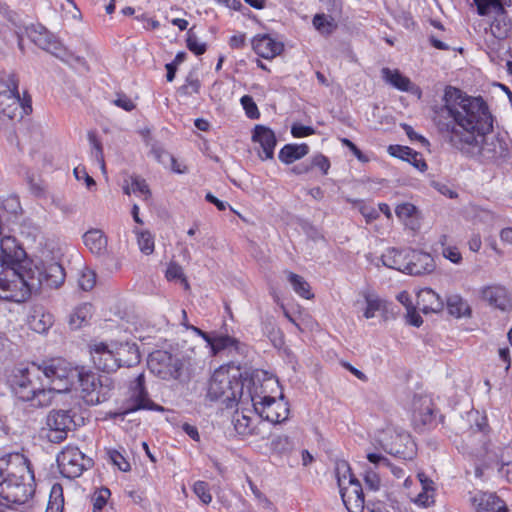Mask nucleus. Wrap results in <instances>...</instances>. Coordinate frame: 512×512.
<instances>
[{
	"instance_id": "obj_1",
	"label": "nucleus",
	"mask_w": 512,
	"mask_h": 512,
	"mask_svg": "<svg viewBox=\"0 0 512 512\" xmlns=\"http://www.w3.org/2000/svg\"><path fill=\"white\" fill-rule=\"evenodd\" d=\"M442 101V106L434 108L433 121L446 141L476 119L482 129L489 126L485 114L489 109L481 97H464L460 89L446 86Z\"/></svg>"
},
{
	"instance_id": "obj_2",
	"label": "nucleus",
	"mask_w": 512,
	"mask_h": 512,
	"mask_svg": "<svg viewBox=\"0 0 512 512\" xmlns=\"http://www.w3.org/2000/svg\"><path fill=\"white\" fill-rule=\"evenodd\" d=\"M485 114L488 117L487 128L482 129L476 119L460 132H455L447 142L467 157L482 163H496L508 155V147L505 141L488 135L493 129V117L489 110Z\"/></svg>"
},
{
	"instance_id": "obj_3",
	"label": "nucleus",
	"mask_w": 512,
	"mask_h": 512,
	"mask_svg": "<svg viewBox=\"0 0 512 512\" xmlns=\"http://www.w3.org/2000/svg\"><path fill=\"white\" fill-rule=\"evenodd\" d=\"M34 475L22 454L10 453L0 458V497L9 503L23 504L34 493Z\"/></svg>"
},
{
	"instance_id": "obj_4",
	"label": "nucleus",
	"mask_w": 512,
	"mask_h": 512,
	"mask_svg": "<svg viewBox=\"0 0 512 512\" xmlns=\"http://www.w3.org/2000/svg\"><path fill=\"white\" fill-rule=\"evenodd\" d=\"M41 267H6L0 272V299L23 302L44 286Z\"/></svg>"
},
{
	"instance_id": "obj_5",
	"label": "nucleus",
	"mask_w": 512,
	"mask_h": 512,
	"mask_svg": "<svg viewBox=\"0 0 512 512\" xmlns=\"http://www.w3.org/2000/svg\"><path fill=\"white\" fill-rule=\"evenodd\" d=\"M7 383L19 400L31 401L34 407H45L52 402L51 390L43 382L41 365L14 368Z\"/></svg>"
},
{
	"instance_id": "obj_6",
	"label": "nucleus",
	"mask_w": 512,
	"mask_h": 512,
	"mask_svg": "<svg viewBox=\"0 0 512 512\" xmlns=\"http://www.w3.org/2000/svg\"><path fill=\"white\" fill-rule=\"evenodd\" d=\"M90 355L95 367L107 373L114 372L124 365L130 367L140 361L136 345H126L114 352L106 343H94L90 345Z\"/></svg>"
},
{
	"instance_id": "obj_7",
	"label": "nucleus",
	"mask_w": 512,
	"mask_h": 512,
	"mask_svg": "<svg viewBox=\"0 0 512 512\" xmlns=\"http://www.w3.org/2000/svg\"><path fill=\"white\" fill-rule=\"evenodd\" d=\"M43 382L46 389L62 393L69 391L74 385L78 368H74L63 359H52L41 366Z\"/></svg>"
},
{
	"instance_id": "obj_8",
	"label": "nucleus",
	"mask_w": 512,
	"mask_h": 512,
	"mask_svg": "<svg viewBox=\"0 0 512 512\" xmlns=\"http://www.w3.org/2000/svg\"><path fill=\"white\" fill-rule=\"evenodd\" d=\"M27 108L31 109V106L21 104L15 75H0V124L13 120L18 115L22 117V112L27 113Z\"/></svg>"
},
{
	"instance_id": "obj_9",
	"label": "nucleus",
	"mask_w": 512,
	"mask_h": 512,
	"mask_svg": "<svg viewBox=\"0 0 512 512\" xmlns=\"http://www.w3.org/2000/svg\"><path fill=\"white\" fill-rule=\"evenodd\" d=\"M76 380L81 388V396L88 405H96L109 398L112 387L107 376H100L82 368L78 370Z\"/></svg>"
},
{
	"instance_id": "obj_10",
	"label": "nucleus",
	"mask_w": 512,
	"mask_h": 512,
	"mask_svg": "<svg viewBox=\"0 0 512 512\" xmlns=\"http://www.w3.org/2000/svg\"><path fill=\"white\" fill-rule=\"evenodd\" d=\"M242 390L243 384L239 380L232 379L226 371L220 370L215 371L210 379L208 396L212 400L221 399L227 406H232V403L241 398Z\"/></svg>"
},
{
	"instance_id": "obj_11",
	"label": "nucleus",
	"mask_w": 512,
	"mask_h": 512,
	"mask_svg": "<svg viewBox=\"0 0 512 512\" xmlns=\"http://www.w3.org/2000/svg\"><path fill=\"white\" fill-rule=\"evenodd\" d=\"M147 363L150 371L163 380L180 378L183 369L182 360L164 350L150 353Z\"/></svg>"
},
{
	"instance_id": "obj_12",
	"label": "nucleus",
	"mask_w": 512,
	"mask_h": 512,
	"mask_svg": "<svg viewBox=\"0 0 512 512\" xmlns=\"http://www.w3.org/2000/svg\"><path fill=\"white\" fill-rule=\"evenodd\" d=\"M254 410L259 416L271 423H281L288 419L289 407L284 401V396L279 399L271 396H253L251 395Z\"/></svg>"
},
{
	"instance_id": "obj_13",
	"label": "nucleus",
	"mask_w": 512,
	"mask_h": 512,
	"mask_svg": "<svg viewBox=\"0 0 512 512\" xmlns=\"http://www.w3.org/2000/svg\"><path fill=\"white\" fill-rule=\"evenodd\" d=\"M76 426L71 412L68 410H52L46 417L45 437L52 443H60Z\"/></svg>"
},
{
	"instance_id": "obj_14",
	"label": "nucleus",
	"mask_w": 512,
	"mask_h": 512,
	"mask_svg": "<svg viewBox=\"0 0 512 512\" xmlns=\"http://www.w3.org/2000/svg\"><path fill=\"white\" fill-rule=\"evenodd\" d=\"M84 454L77 447H66L57 456L61 473L67 478L79 477L85 469Z\"/></svg>"
},
{
	"instance_id": "obj_15",
	"label": "nucleus",
	"mask_w": 512,
	"mask_h": 512,
	"mask_svg": "<svg viewBox=\"0 0 512 512\" xmlns=\"http://www.w3.org/2000/svg\"><path fill=\"white\" fill-rule=\"evenodd\" d=\"M29 39L39 48L53 54L58 58L67 55L66 49L61 42L51 34L44 26H31L27 29Z\"/></svg>"
},
{
	"instance_id": "obj_16",
	"label": "nucleus",
	"mask_w": 512,
	"mask_h": 512,
	"mask_svg": "<svg viewBox=\"0 0 512 512\" xmlns=\"http://www.w3.org/2000/svg\"><path fill=\"white\" fill-rule=\"evenodd\" d=\"M480 297L491 307L502 312L512 310V300L507 289L502 285H488L480 289Z\"/></svg>"
},
{
	"instance_id": "obj_17",
	"label": "nucleus",
	"mask_w": 512,
	"mask_h": 512,
	"mask_svg": "<svg viewBox=\"0 0 512 512\" xmlns=\"http://www.w3.org/2000/svg\"><path fill=\"white\" fill-rule=\"evenodd\" d=\"M434 269L435 262L430 254L416 250H408L407 269L405 273L419 276L431 273Z\"/></svg>"
},
{
	"instance_id": "obj_18",
	"label": "nucleus",
	"mask_w": 512,
	"mask_h": 512,
	"mask_svg": "<svg viewBox=\"0 0 512 512\" xmlns=\"http://www.w3.org/2000/svg\"><path fill=\"white\" fill-rule=\"evenodd\" d=\"M208 345L210 346L213 355H218L221 352H227L229 355L243 354L245 350V345L238 339L216 332L212 333V337Z\"/></svg>"
},
{
	"instance_id": "obj_19",
	"label": "nucleus",
	"mask_w": 512,
	"mask_h": 512,
	"mask_svg": "<svg viewBox=\"0 0 512 512\" xmlns=\"http://www.w3.org/2000/svg\"><path fill=\"white\" fill-rule=\"evenodd\" d=\"M23 255L24 250L17 245L15 238L5 236L0 239V265L3 269L17 267Z\"/></svg>"
},
{
	"instance_id": "obj_20",
	"label": "nucleus",
	"mask_w": 512,
	"mask_h": 512,
	"mask_svg": "<svg viewBox=\"0 0 512 512\" xmlns=\"http://www.w3.org/2000/svg\"><path fill=\"white\" fill-rule=\"evenodd\" d=\"M131 402L132 404L121 413L122 415H126L140 409H163L162 407L155 405L153 401L148 398L147 392L145 391L144 387L143 374H139L136 378L135 391L131 396Z\"/></svg>"
},
{
	"instance_id": "obj_21",
	"label": "nucleus",
	"mask_w": 512,
	"mask_h": 512,
	"mask_svg": "<svg viewBox=\"0 0 512 512\" xmlns=\"http://www.w3.org/2000/svg\"><path fill=\"white\" fill-rule=\"evenodd\" d=\"M385 450L402 459H412L415 455V443L407 433H397L394 441L385 446Z\"/></svg>"
},
{
	"instance_id": "obj_22",
	"label": "nucleus",
	"mask_w": 512,
	"mask_h": 512,
	"mask_svg": "<svg viewBox=\"0 0 512 512\" xmlns=\"http://www.w3.org/2000/svg\"><path fill=\"white\" fill-rule=\"evenodd\" d=\"M253 141L258 142L262 148V152H258L261 159H272L274 155V148L276 145V137L274 132L264 126L257 125L254 129L252 136Z\"/></svg>"
},
{
	"instance_id": "obj_23",
	"label": "nucleus",
	"mask_w": 512,
	"mask_h": 512,
	"mask_svg": "<svg viewBox=\"0 0 512 512\" xmlns=\"http://www.w3.org/2000/svg\"><path fill=\"white\" fill-rule=\"evenodd\" d=\"M252 47L256 54L265 59H272L283 51V44L275 41L269 35L255 37Z\"/></svg>"
},
{
	"instance_id": "obj_24",
	"label": "nucleus",
	"mask_w": 512,
	"mask_h": 512,
	"mask_svg": "<svg viewBox=\"0 0 512 512\" xmlns=\"http://www.w3.org/2000/svg\"><path fill=\"white\" fill-rule=\"evenodd\" d=\"M335 475L337 478V484L339 487V492L343 501L344 506L348 510V512H352L349 507V503L346 499V492L349 487L352 485V468L350 464L346 460H338L335 464Z\"/></svg>"
},
{
	"instance_id": "obj_25",
	"label": "nucleus",
	"mask_w": 512,
	"mask_h": 512,
	"mask_svg": "<svg viewBox=\"0 0 512 512\" xmlns=\"http://www.w3.org/2000/svg\"><path fill=\"white\" fill-rule=\"evenodd\" d=\"M477 512H508L506 503L495 493L482 492L473 498Z\"/></svg>"
},
{
	"instance_id": "obj_26",
	"label": "nucleus",
	"mask_w": 512,
	"mask_h": 512,
	"mask_svg": "<svg viewBox=\"0 0 512 512\" xmlns=\"http://www.w3.org/2000/svg\"><path fill=\"white\" fill-rule=\"evenodd\" d=\"M359 295L363 300L359 299L357 305L364 318H374L377 312L385 309L384 302L373 291L365 290L360 292Z\"/></svg>"
},
{
	"instance_id": "obj_27",
	"label": "nucleus",
	"mask_w": 512,
	"mask_h": 512,
	"mask_svg": "<svg viewBox=\"0 0 512 512\" xmlns=\"http://www.w3.org/2000/svg\"><path fill=\"white\" fill-rule=\"evenodd\" d=\"M434 417L432 400L429 397H417L413 402V421L416 425L430 424Z\"/></svg>"
},
{
	"instance_id": "obj_28",
	"label": "nucleus",
	"mask_w": 512,
	"mask_h": 512,
	"mask_svg": "<svg viewBox=\"0 0 512 512\" xmlns=\"http://www.w3.org/2000/svg\"><path fill=\"white\" fill-rule=\"evenodd\" d=\"M417 306L423 313L427 314L441 311L444 302L431 288H424L417 294Z\"/></svg>"
},
{
	"instance_id": "obj_29",
	"label": "nucleus",
	"mask_w": 512,
	"mask_h": 512,
	"mask_svg": "<svg viewBox=\"0 0 512 512\" xmlns=\"http://www.w3.org/2000/svg\"><path fill=\"white\" fill-rule=\"evenodd\" d=\"M43 274L44 287L58 288L65 280V271L61 264L51 262L40 265Z\"/></svg>"
},
{
	"instance_id": "obj_30",
	"label": "nucleus",
	"mask_w": 512,
	"mask_h": 512,
	"mask_svg": "<svg viewBox=\"0 0 512 512\" xmlns=\"http://www.w3.org/2000/svg\"><path fill=\"white\" fill-rule=\"evenodd\" d=\"M408 260V250H397L389 248L381 256V261L384 266L395 269L401 272H406Z\"/></svg>"
},
{
	"instance_id": "obj_31",
	"label": "nucleus",
	"mask_w": 512,
	"mask_h": 512,
	"mask_svg": "<svg viewBox=\"0 0 512 512\" xmlns=\"http://www.w3.org/2000/svg\"><path fill=\"white\" fill-rule=\"evenodd\" d=\"M85 246L95 255H103L107 250V237L100 229H90L83 235Z\"/></svg>"
},
{
	"instance_id": "obj_32",
	"label": "nucleus",
	"mask_w": 512,
	"mask_h": 512,
	"mask_svg": "<svg viewBox=\"0 0 512 512\" xmlns=\"http://www.w3.org/2000/svg\"><path fill=\"white\" fill-rule=\"evenodd\" d=\"M492 35L497 39H505L512 34V19L507 15L505 8L503 11L494 14V19L490 25Z\"/></svg>"
},
{
	"instance_id": "obj_33",
	"label": "nucleus",
	"mask_w": 512,
	"mask_h": 512,
	"mask_svg": "<svg viewBox=\"0 0 512 512\" xmlns=\"http://www.w3.org/2000/svg\"><path fill=\"white\" fill-rule=\"evenodd\" d=\"M381 75L383 80L394 88L401 91H412L414 84L411 80L404 76L398 69L382 68Z\"/></svg>"
},
{
	"instance_id": "obj_34",
	"label": "nucleus",
	"mask_w": 512,
	"mask_h": 512,
	"mask_svg": "<svg viewBox=\"0 0 512 512\" xmlns=\"http://www.w3.org/2000/svg\"><path fill=\"white\" fill-rule=\"evenodd\" d=\"M308 152L309 147L306 144H287L280 150L279 159L286 164H291L307 155Z\"/></svg>"
},
{
	"instance_id": "obj_35",
	"label": "nucleus",
	"mask_w": 512,
	"mask_h": 512,
	"mask_svg": "<svg viewBox=\"0 0 512 512\" xmlns=\"http://www.w3.org/2000/svg\"><path fill=\"white\" fill-rule=\"evenodd\" d=\"M92 315V305L84 303L76 307L69 315L68 324L72 330L81 328L88 322Z\"/></svg>"
},
{
	"instance_id": "obj_36",
	"label": "nucleus",
	"mask_w": 512,
	"mask_h": 512,
	"mask_svg": "<svg viewBox=\"0 0 512 512\" xmlns=\"http://www.w3.org/2000/svg\"><path fill=\"white\" fill-rule=\"evenodd\" d=\"M447 309L457 318L469 316L471 313L469 304L460 295H451L447 298Z\"/></svg>"
},
{
	"instance_id": "obj_37",
	"label": "nucleus",
	"mask_w": 512,
	"mask_h": 512,
	"mask_svg": "<svg viewBox=\"0 0 512 512\" xmlns=\"http://www.w3.org/2000/svg\"><path fill=\"white\" fill-rule=\"evenodd\" d=\"M480 16H489L503 11L505 0H473Z\"/></svg>"
},
{
	"instance_id": "obj_38",
	"label": "nucleus",
	"mask_w": 512,
	"mask_h": 512,
	"mask_svg": "<svg viewBox=\"0 0 512 512\" xmlns=\"http://www.w3.org/2000/svg\"><path fill=\"white\" fill-rule=\"evenodd\" d=\"M232 423L234 425L235 431L241 436H249L254 432V427L252 426V419L245 415L243 412L236 411L233 414Z\"/></svg>"
},
{
	"instance_id": "obj_39",
	"label": "nucleus",
	"mask_w": 512,
	"mask_h": 512,
	"mask_svg": "<svg viewBox=\"0 0 512 512\" xmlns=\"http://www.w3.org/2000/svg\"><path fill=\"white\" fill-rule=\"evenodd\" d=\"M288 281L293 287V290L301 297L305 299L313 298V294L310 290V285L308 282L300 275H297L293 272L287 273Z\"/></svg>"
},
{
	"instance_id": "obj_40",
	"label": "nucleus",
	"mask_w": 512,
	"mask_h": 512,
	"mask_svg": "<svg viewBox=\"0 0 512 512\" xmlns=\"http://www.w3.org/2000/svg\"><path fill=\"white\" fill-rule=\"evenodd\" d=\"M63 506L64 499L62 487L60 484H54L51 488L46 512H62Z\"/></svg>"
},
{
	"instance_id": "obj_41",
	"label": "nucleus",
	"mask_w": 512,
	"mask_h": 512,
	"mask_svg": "<svg viewBox=\"0 0 512 512\" xmlns=\"http://www.w3.org/2000/svg\"><path fill=\"white\" fill-rule=\"evenodd\" d=\"M137 243L142 253L150 255L154 251V238L149 231H139L135 229Z\"/></svg>"
},
{
	"instance_id": "obj_42",
	"label": "nucleus",
	"mask_w": 512,
	"mask_h": 512,
	"mask_svg": "<svg viewBox=\"0 0 512 512\" xmlns=\"http://www.w3.org/2000/svg\"><path fill=\"white\" fill-rule=\"evenodd\" d=\"M313 25L321 34H330L335 28L332 19L324 14H317L313 18Z\"/></svg>"
},
{
	"instance_id": "obj_43",
	"label": "nucleus",
	"mask_w": 512,
	"mask_h": 512,
	"mask_svg": "<svg viewBox=\"0 0 512 512\" xmlns=\"http://www.w3.org/2000/svg\"><path fill=\"white\" fill-rule=\"evenodd\" d=\"M110 495L111 493L108 488L103 487L97 490L91 498L93 512H102V509L106 505L107 499L110 497Z\"/></svg>"
},
{
	"instance_id": "obj_44",
	"label": "nucleus",
	"mask_w": 512,
	"mask_h": 512,
	"mask_svg": "<svg viewBox=\"0 0 512 512\" xmlns=\"http://www.w3.org/2000/svg\"><path fill=\"white\" fill-rule=\"evenodd\" d=\"M187 48L196 55H202L206 52V43L199 42L196 34L190 29L186 39Z\"/></svg>"
},
{
	"instance_id": "obj_45",
	"label": "nucleus",
	"mask_w": 512,
	"mask_h": 512,
	"mask_svg": "<svg viewBox=\"0 0 512 512\" xmlns=\"http://www.w3.org/2000/svg\"><path fill=\"white\" fill-rule=\"evenodd\" d=\"M240 103L245 110L246 115L250 119H258L260 117L259 110L253 98L249 95H244L240 99Z\"/></svg>"
},
{
	"instance_id": "obj_46",
	"label": "nucleus",
	"mask_w": 512,
	"mask_h": 512,
	"mask_svg": "<svg viewBox=\"0 0 512 512\" xmlns=\"http://www.w3.org/2000/svg\"><path fill=\"white\" fill-rule=\"evenodd\" d=\"M271 448L277 453H286L293 448V443L288 436L281 435L272 440Z\"/></svg>"
},
{
	"instance_id": "obj_47",
	"label": "nucleus",
	"mask_w": 512,
	"mask_h": 512,
	"mask_svg": "<svg viewBox=\"0 0 512 512\" xmlns=\"http://www.w3.org/2000/svg\"><path fill=\"white\" fill-rule=\"evenodd\" d=\"M414 150L407 146L401 145H390L388 147V153L396 158L411 161L410 157L412 156Z\"/></svg>"
},
{
	"instance_id": "obj_48",
	"label": "nucleus",
	"mask_w": 512,
	"mask_h": 512,
	"mask_svg": "<svg viewBox=\"0 0 512 512\" xmlns=\"http://www.w3.org/2000/svg\"><path fill=\"white\" fill-rule=\"evenodd\" d=\"M166 278L168 280H176L180 279L185 284V287L188 288L189 284L184 276L183 268L175 263L171 262L166 270Z\"/></svg>"
},
{
	"instance_id": "obj_49",
	"label": "nucleus",
	"mask_w": 512,
	"mask_h": 512,
	"mask_svg": "<svg viewBox=\"0 0 512 512\" xmlns=\"http://www.w3.org/2000/svg\"><path fill=\"white\" fill-rule=\"evenodd\" d=\"M79 287L84 291H90L96 283V275L92 270H84L78 280Z\"/></svg>"
},
{
	"instance_id": "obj_50",
	"label": "nucleus",
	"mask_w": 512,
	"mask_h": 512,
	"mask_svg": "<svg viewBox=\"0 0 512 512\" xmlns=\"http://www.w3.org/2000/svg\"><path fill=\"white\" fill-rule=\"evenodd\" d=\"M193 491L204 504H209L212 501L207 482L197 481L193 486Z\"/></svg>"
},
{
	"instance_id": "obj_51",
	"label": "nucleus",
	"mask_w": 512,
	"mask_h": 512,
	"mask_svg": "<svg viewBox=\"0 0 512 512\" xmlns=\"http://www.w3.org/2000/svg\"><path fill=\"white\" fill-rule=\"evenodd\" d=\"M151 154L160 163L164 164L168 160L171 163L176 164V159L157 143L152 144Z\"/></svg>"
},
{
	"instance_id": "obj_52",
	"label": "nucleus",
	"mask_w": 512,
	"mask_h": 512,
	"mask_svg": "<svg viewBox=\"0 0 512 512\" xmlns=\"http://www.w3.org/2000/svg\"><path fill=\"white\" fill-rule=\"evenodd\" d=\"M89 141L92 145V154L95 156L96 160L101 164V167L104 169V158H103V149L100 141L97 139L96 135L92 132L88 134Z\"/></svg>"
},
{
	"instance_id": "obj_53",
	"label": "nucleus",
	"mask_w": 512,
	"mask_h": 512,
	"mask_svg": "<svg viewBox=\"0 0 512 512\" xmlns=\"http://www.w3.org/2000/svg\"><path fill=\"white\" fill-rule=\"evenodd\" d=\"M365 486L370 491H378L380 488V478L378 474L372 470L367 469L364 475Z\"/></svg>"
},
{
	"instance_id": "obj_54",
	"label": "nucleus",
	"mask_w": 512,
	"mask_h": 512,
	"mask_svg": "<svg viewBox=\"0 0 512 512\" xmlns=\"http://www.w3.org/2000/svg\"><path fill=\"white\" fill-rule=\"evenodd\" d=\"M108 454L113 464L116 465L121 471L127 472L131 469L129 462L120 452L116 450H110Z\"/></svg>"
},
{
	"instance_id": "obj_55",
	"label": "nucleus",
	"mask_w": 512,
	"mask_h": 512,
	"mask_svg": "<svg viewBox=\"0 0 512 512\" xmlns=\"http://www.w3.org/2000/svg\"><path fill=\"white\" fill-rule=\"evenodd\" d=\"M416 207L411 203H402L396 206L395 213L400 219H407L413 216Z\"/></svg>"
},
{
	"instance_id": "obj_56",
	"label": "nucleus",
	"mask_w": 512,
	"mask_h": 512,
	"mask_svg": "<svg viewBox=\"0 0 512 512\" xmlns=\"http://www.w3.org/2000/svg\"><path fill=\"white\" fill-rule=\"evenodd\" d=\"M29 189H30V192L35 197H38V198L44 197L46 194V185L41 179L35 180L33 178H30L29 179Z\"/></svg>"
},
{
	"instance_id": "obj_57",
	"label": "nucleus",
	"mask_w": 512,
	"mask_h": 512,
	"mask_svg": "<svg viewBox=\"0 0 512 512\" xmlns=\"http://www.w3.org/2000/svg\"><path fill=\"white\" fill-rule=\"evenodd\" d=\"M442 255L455 264H459L462 261V255L456 247H444L442 249Z\"/></svg>"
},
{
	"instance_id": "obj_58",
	"label": "nucleus",
	"mask_w": 512,
	"mask_h": 512,
	"mask_svg": "<svg viewBox=\"0 0 512 512\" xmlns=\"http://www.w3.org/2000/svg\"><path fill=\"white\" fill-rule=\"evenodd\" d=\"M131 186L133 192H140L144 195H150L149 187L144 179L139 177H131Z\"/></svg>"
},
{
	"instance_id": "obj_59",
	"label": "nucleus",
	"mask_w": 512,
	"mask_h": 512,
	"mask_svg": "<svg viewBox=\"0 0 512 512\" xmlns=\"http://www.w3.org/2000/svg\"><path fill=\"white\" fill-rule=\"evenodd\" d=\"M310 166H311V169L313 167H318L322 171L323 174H327L328 169L330 167V163H329V160L327 157L319 154V155H316L312 159Z\"/></svg>"
},
{
	"instance_id": "obj_60",
	"label": "nucleus",
	"mask_w": 512,
	"mask_h": 512,
	"mask_svg": "<svg viewBox=\"0 0 512 512\" xmlns=\"http://www.w3.org/2000/svg\"><path fill=\"white\" fill-rule=\"evenodd\" d=\"M433 491L434 489H424L421 493L418 494L416 498V503L423 507H428L433 503Z\"/></svg>"
},
{
	"instance_id": "obj_61",
	"label": "nucleus",
	"mask_w": 512,
	"mask_h": 512,
	"mask_svg": "<svg viewBox=\"0 0 512 512\" xmlns=\"http://www.w3.org/2000/svg\"><path fill=\"white\" fill-rule=\"evenodd\" d=\"M74 175L78 180L84 179L88 189L96 185L95 180L86 172L84 167H76Z\"/></svg>"
},
{
	"instance_id": "obj_62",
	"label": "nucleus",
	"mask_w": 512,
	"mask_h": 512,
	"mask_svg": "<svg viewBox=\"0 0 512 512\" xmlns=\"http://www.w3.org/2000/svg\"><path fill=\"white\" fill-rule=\"evenodd\" d=\"M200 82L198 79L192 77L187 78V84L183 85L180 90L185 94L198 93Z\"/></svg>"
},
{
	"instance_id": "obj_63",
	"label": "nucleus",
	"mask_w": 512,
	"mask_h": 512,
	"mask_svg": "<svg viewBox=\"0 0 512 512\" xmlns=\"http://www.w3.org/2000/svg\"><path fill=\"white\" fill-rule=\"evenodd\" d=\"M114 104L126 111H132L135 108L133 101L126 95H119L118 98L114 100Z\"/></svg>"
},
{
	"instance_id": "obj_64",
	"label": "nucleus",
	"mask_w": 512,
	"mask_h": 512,
	"mask_svg": "<svg viewBox=\"0 0 512 512\" xmlns=\"http://www.w3.org/2000/svg\"><path fill=\"white\" fill-rule=\"evenodd\" d=\"M291 132L294 137L300 138V137H305V136L311 135L314 131L309 126H304V125L298 124V125L292 126Z\"/></svg>"
}]
</instances>
